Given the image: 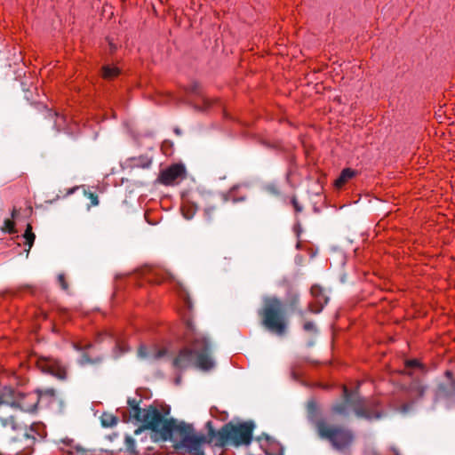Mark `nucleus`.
<instances>
[{
  "mask_svg": "<svg viewBox=\"0 0 455 455\" xmlns=\"http://www.w3.org/2000/svg\"><path fill=\"white\" fill-rule=\"evenodd\" d=\"M99 202L100 201H98V200L92 201V204L91 205H92V206L98 205Z\"/></svg>",
  "mask_w": 455,
  "mask_h": 455,
  "instance_id": "36",
  "label": "nucleus"
},
{
  "mask_svg": "<svg viewBox=\"0 0 455 455\" xmlns=\"http://www.w3.org/2000/svg\"><path fill=\"white\" fill-rule=\"evenodd\" d=\"M423 393H424V388H423V387H421V388H420V394L422 395Z\"/></svg>",
  "mask_w": 455,
  "mask_h": 455,
  "instance_id": "40",
  "label": "nucleus"
},
{
  "mask_svg": "<svg viewBox=\"0 0 455 455\" xmlns=\"http://www.w3.org/2000/svg\"><path fill=\"white\" fill-rule=\"evenodd\" d=\"M187 177V170L183 164L177 163L171 164L162 170L157 180L164 185L170 186L179 183Z\"/></svg>",
  "mask_w": 455,
  "mask_h": 455,
  "instance_id": "11",
  "label": "nucleus"
},
{
  "mask_svg": "<svg viewBox=\"0 0 455 455\" xmlns=\"http://www.w3.org/2000/svg\"><path fill=\"white\" fill-rule=\"evenodd\" d=\"M46 435V428L43 423H33L19 440L14 441L12 451L15 455H30L36 443L44 440Z\"/></svg>",
  "mask_w": 455,
  "mask_h": 455,
  "instance_id": "9",
  "label": "nucleus"
},
{
  "mask_svg": "<svg viewBox=\"0 0 455 455\" xmlns=\"http://www.w3.org/2000/svg\"><path fill=\"white\" fill-rule=\"evenodd\" d=\"M7 392L10 393V403H7V405H9L7 413L13 417L15 422V426L10 428L12 430H17L20 427V425L17 419L16 412L19 411L29 413L36 411L41 398V393H21L8 387Z\"/></svg>",
  "mask_w": 455,
  "mask_h": 455,
  "instance_id": "8",
  "label": "nucleus"
},
{
  "mask_svg": "<svg viewBox=\"0 0 455 455\" xmlns=\"http://www.w3.org/2000/svg\"><path fill=\"white\" fill-rule=\"evenodd\" d=\"M36 364L42 372L51 374L59 379H66L68 377L67 367L53 357L40 356L36 359Z\"/></svg>",
  "mask_w": 455,
  "mask_h": 455,
  "instance_id": "10",
  "label": "nucleus"
},
{
  "mask_svg": "<svg viewBox=\"0 0 455 455\" xmlns=\"http://www.w3.org/2000/svg\"><path fill=\"white\" fill-rule=\"evenodd\" d=\"M76 195L78 197H84L85 199H98L93 193L88 192L85 186H77L67 190L64 196Z\"/></svg>",
  "mask_w": 455,
  "mask_h": 455,
  "instance_id": "17",
  "label": "nucleus"
},
{
  "mask_svg": "<svg viewBox=\"0 0 455 455\" xmlns=\"http://www.w3.org/2000/svg\"><path fill=\"white\" fill-rule=\"evenodd\" d=\"M23 237L25 239V244L28 245V248L30 249L36 239V235L32 231V226L30 224L27 225Z\"/></svg>",
  "mask_w": 455,
  "mask_h": 455,
  "instance_id": "23",
  "label": "nucleus"
},
{
  "mask_svg": "<svg viewBox=\"0 0 455 455\" xmlns=\"http://www.w3.org/2000/svg\"><path fill=\"white\" fill-rule=\"evenodd\" d=\"M286 299L288 305L291 308L295 309L299 304V294L297 291L291 290L287 292Z\"/></svg>",
  "mask_w": 455,
  "mask_h": 455,
  "instance_id": "21",
  "label": "nucleus"
},
{
  "mask_svg": "<svg viewBox=\"0 0 455 455\" xmlns=\"http://www.w3.org/2000/svg\"><path fill=\"white\" fill-rule=\"evenodd\" d=\"M356 175L357 172L355 170L351 168H345L335 180L334 185L337 188H340Z\"/></svg>",
  "mask_w": 455,
  "mask_h": 455,
  "instance_id": "16",
  "label": "nucleus"
},
{
  "mask_svg": "<svg viewBox=\"0 0 455 455\" xmlns=\"http://www.w3.org/2000/svg\"><path fill=\"white\" fill-rule=\"evenodd\" d=\"M0 455H2V454H0Z\"/></svg>",
  "mask_w": 455,
  "mask_h": 455,
  "instance_id": "42",
  "label": "nucleus"
},
{
  "mask_svg": "<svg viewBox=\"0 0 455 455\" xmlns=\"http://www.w3.org/2000/svg\"><path fill=\"white\" fill-rule=\"evenodd\" d=\"M10 393L7 392V387L0 390V423L3 427H13L15 426L13 417L7 413L9 405Z\"/></svg>",
  "mask_w": 455,
  "mask_h": 455,
  "instance_id": "13",
  "label": "nucleus"
},
{
  "mask_svg": "<svg viewBox=\"0 0 455 455\" xmlns=\"http://www.w3.org/2000/svg\"><path fill=\"white\" fill-rule=\"evenodd\" d=\"M214 429L209 427L207 435L196 432L193 426L183 422L178 423L173 435L180 437L178 449H184L190 455H204V447L205 444L212 445L211 442Z\"/></svg>",
  "mask_w": 455,
  "mask_h": 455,
  "instance_id": "6",
  "label": "nucleus"
},
{
  "mask_svg": "<svg viewBox=\"0 0 455 455\" xmlns=\"http://www.w3.org/2000/svg\"><path fill=\"white\" fill-rule=\"evenodd\" d=\"M121 74L119 68L112 65H104L101 68V76L106 80H111Z\"/></svg>",
  "mask_w": 455,
  "mask_h": 455,
  "instance_id": "20",
  "label": "nucleus"
},
{
  "mask_svg": "<svg viewBox=\"0 0 455 455\" xmlns=\"http://www.w3.org/2000/svg\"><path fill=\"white\" fill-rule=\"evenodd\" d=\"M303 330L305 331H307V332H315L316 331V328H315V325L313 322L311 321H308V322H306L304 324H303Z\"/></svg>",
  "mask_w": 455,
  "mask_h": 455,
  "instance_id": "27",
  "label": "nucleus"
},
{
  "mask_svg": "<svg viewBox=\"0 0 455 455\" xmlns=\"http://www.w3.org/2000/svg\"><path fill=\"white\" fill-rule=\"evenodd\" d=\"M291 204H292V206H293V208H294V210H295V212H301V211H302V207H301V206H299V202H298V201L293 200V201H291Z\"/></svg>",
  "mask_w": 455,
  "mask_h": 455,
  "instance_id": "32",
  "label": "nucleus"
},
{
  "mask_svg": "<svg viewBox=\"0 0 455 455\" xmlns=\"http://www.w3.org/2000/svg\"><path fill=\"white\" fill-rule=\"evenodd\" d=\"M299 315L300 316H303V315H304V312H303L302 310H299Z\"/></svg>",
  "mask_w": 455,
  "mask_h": 455,
  "instance_id": "38",
  "label": "nucleus"
},
{
  "mask_svg": "<svg viewBox=\"0 0 455 455\" xmlns=\"http://www.w3.org/2000/svg\"><path fill=\"white\" fill-rule=\"evenodd\" d=\"M212 105V100L205 96H202L199 101L196 103V108L199 110H207Z\"/></svg>",
  "mask_w": 455,
  "mask_h": 455,
  "instance_id": "24",
  "label": "nucleus"
},
{
  "mask_svg": "<svg viewBox=\"0 0 455 455\" xmlns=\"http://www.w3.org/2000/svg\"><path fill=\"white\" fill-rule=\"evenodd\" d=\"M444 375L448 379V384L447 386L439 385L437 392L440 395L443 396L452 395L455 393V379L452 372L449 370L444 372Z\"/></svg>",
  "mask_w": 455,
  "mask_h": 455,
  "instance_id": "15",
  "label": "nucleus"
},
{
  "mask_svg": "<svg viewBox=\"0 0 455 455\" xmlns=\"http://www.w3.org/2000/svg\"><path fill=\"white\" fill-rule=\"evenodd\" d=\"M254 424L252 422H241L225 424L219 430L214 429L211 442L213 446L225 447L227 445H248L252 439Z\"/></svg>",
  "mask_w": 455,
  "mask_h": 455,
  "instance_id": "4",
  "label": "nucleus"
},
{
  "mask_svg": "<svg viewBox=\"0 0 455 455\" xmlns=\"http://www.w3.org/2000/svg\"><path fill=\"white\" fill-rule=\"evenodd\" d=\"M109 52L114 53L118 49V44L114 43L112 40L108 39Z\"/></svg>",
  "mask_w": 455,
  "mask_h": 455,
  "instance_id": "31",
  "label": "nucleus"
},
{
  "mask_svg": "<svg viewBox=\"0 0 455 455\" xmlns=\"http://www.w3.org/2000/svg\"><path fill=\"white\" fill-rule=\"evenodd\" d=\"M268 188L273 192L274 195H278V192L274 186H269Z\"/></svg>",
  "mask_w": 455,
  "mask_h": 455,
  "instance_id": "34",
  "label": "nucleus"
},
{
  "mask_svg": "<svg viewBox=\"0 0 455 455\" xmlns=\"http://www.w3.org/2000/svg\"><path fill=\"white\" fill-rule=\"evenodd\" d=\"M310 293L314 298V301L308 304L307 310L313 314H319L328 303L329 298L325 295L323 288L317 284L311 287Z\"/></svg>",
  "mask_w": 455,
  "mask_h": 455,
  "instance_id": "12",
  "label": "nucleus"
},
{
  "mask_svg": "<svg viewBox=\"0 0 455 455\" xmlns=\"http://www.w3.org/2000/svg\"><path fill=\"white\" fill-rule=\"evenodd\" d=\"M130 416L141 423V427L151 430L156 435L163 440L171 439L179 422L175 419H169L155 406L140 408L139 405H132L129 411Z\"/></svg>",
  "mask_w": 455,
  "mask_h": 455,
  "instance_id": "3",
  "label": "nucleus"
},
{
  "mask_svg": "<svg viewBox=\"0 0 455 455\" xmlns=\"http://www.w3.org/2000/svg\"><path fill=\"white\" fill-rule=\"evenodd\" d=\"M58 282L60 283V285L61 286V288L64 290V291H68V284L66 281V277H65V275L64 274H60L58 275Z\"/></svg>",
  "mask_w": 455,
  "mask_h": 455,
  "instance_id": "28",
  "label": "nucleus"
},
{
  "mask_svg": "<svg viewBox=\"0 0 455 455\" xmlns=\"http://www.w3.org/2000/svg\"><path fill=\"white\" fill-rule=\"evenodd\" d=\"M184 347L173 360V365L179 369L191 366L207 371L214 366L212 358V343L209 337L200 331L195 323L188 318L183 332Z\"/></svg>",
  "mask_w": 455,
  "mask_h": 455,
  "instance_id": "1",
  "label": "nucleus"
},
{
  "mask_svg": "<svg viewBox=\"0 0 455 455\" xmlns=\"http://www.w3.org/2000/svg\"><path fill=\"white\" fill-rule=\"evenodd\" d=\"M35 393H41V396L42 395H49V396H54L55 395V390L52 389V388H48V389H45V390H37L36 391Z\"/></svg>",
  "mask_w": 455,
  "mask_h": 455,
  "instance_id": "30",
  "label": "nucleus"
},
{
  "mask_svg": "<svg viewBox=\"0 0 455 455\" xmlns=\"http://www.w3.org/2000/svg\"><path fill=\"white\" fill-rule=\"evenodd\" d=\"M2 230L4 232H6L8 234H15L16 233V229H15V224H14V221L12 220H5L4 222V226L2 228Z\"/></svg>",
  "mask_w": 455,
  "mask_h": 455,
  "instance_id": "26",
  "label": "nucleus"
},
{
  "mask_svg": "<svg viewBox=\"0 0 455 455\" xmlns=\"http://www.w3.org/2000/svg\"><path fill=\"white\" fill-rule=\"evenodd\" d=\"M180 209L183 217L190 220L195 215L197 207L193 201H180Z\"/></svg>",
  "mask_w": 455,
  "mask_h": 455,
  "instance_id": "18",
  "label": "nucleus"
},
{
  "mask_svg": "<svg viewBox=\"0 0 455 455\" xmlns=\"http://www.w3.org/2000/svg\"><path fill=\"white\" fill-rule=\"evenodd\" d=\"M15 214H16V210L13 209L12 212V217L14 218L15 217Z\"/></svg>",
  "mask_w": 455,
  "mask_h": 455,
  "instance_id": "37",
  "label": "nucleus"
},
{
  "mask_svg": "<svg viewBox=\"0 0 455 455\" xmlns=\"http://www.w3.org/2000/svg\"><path fill=\"white\" fill-rule=\"evenodd\" d=\"M138 353L141 358H150L152 360H157L163 357L165 355L166 351L164 349H155L151 352H148V348L146 347L140 346Z\"/></svg>",
  "mask_w": 455,
  "mask_h": 455,
  "instance_id": "19",
  "label": "nucleus"
},
{
  "mask_svg": "<svg viewBox=\"0 0 455 455\" xmlns=\"http://www.w3.org/2000/svg\"><path fill=\"white\" fill-rule=\"evenodd\" d=\"M260 323L268 331L283 336L287 330V320L284 314L283 303L275 296L266 297L263 305L258 311Z\"/></svg>",
  "mask_w": 455,
  "mask_h": 455,
  "instance_id": "5",
  "label": "nucleus"
},
{
  "mask_svg": "<svg viewBox=\"0 0 455 455\" xmlns=\"http://www.w3.org/2000/svg\"><path fill=\"white\" fill-rule=\"evenodd\" d=\"M175 132L179 134V133H180V131H179L178 129H176V130H175Z\"/></svg>",
  "mask_w": 455,
  "mask_h": 455,
  "instance_id": "41",
  "label": "nucleus"
},
{
  "mask_svg": "<svg viewBox=\"0 0 455 455\" xmlns=\"http://www.w3.org/2000/svg\"><path fill=\"white\" fill-rule=\"evenodd\" d=\"M185 302H186V304H187L188 307V308H191V302H190V299H189V298H188V297H186V298H185Z\"/></svg>",
  "mask_w": 455,
  "mask_h": 455,
  "instance_id": "35",
  "label": "nucleus"
},
{
  "mask_svg": "<svg viewBox=\"0 0 455 455\" xmlns=\"http://www.w3.org/2000/svg\"><path fill=\"white\" fill-rule=\"evenodd\" d=\"M307 419L314 425L320 439L327 441L332 449L339 451L350 449L355 441V434L350 428L337 423L332 417L320 416L315 401L307 403Z\"/></svg>",
  "mask_w": 455,
  "mask_h": 455,
  "instance_id": "2",
  "label": "nucleus"
},
{
  "mask_svg": "<svg viewBox=\"0 0 455 455\" xmlns=\"http://www.w3.org/2000/svg\"><path fill=\"white\" fill-rule=\"evenodd\" d=\"M83 451V449L82 448H79L78 446H76V447H70L69 450H68V452L70 453V454H74V453H79Z\"/></svg>",
  "mask_w": 455,
  "mask_h": 455,
  "instance_id": "33",
  "label": "nucleus"
},
{
  "mask_svg": "<svg viewBox=\"0 0 455 455\" xmlns=\"http://www.w3.org/2000/svg\"><path fill=\"white\" fill-rule=\"evenodd\" d=\"M414 368L423 369V365L417 359H411V360L405 361L404 371H406L407 374L411 375V372L410 371V370L414 369Z\"/></svg>",
  "mask_w": 455,
  "mask_h": 455,
  "instance_id": "25",
  "label": "nucleus"
},
{
  "mask_svg": "<svg viewBox=\"0 0 455 455\" xmlns=\"http://www.w3.org/2000/svg\"><path fill=\"white\" fill-rule=\"evenodd\" d=\"M151 164H152V158L148 156L142 155L140 156L130 157V158L126 159L123 164V167L124 168H131V169H133V168L145 169V168H148Z\"/></svg>",
  "mask_w": 455,
  "mask_h": 455,
  "instance_id": "14",
  "label": "nucleus"
},
{
  "mask_svg": "<svg viewBox=\"0 0 455 455\" xmlns=\"http://www.w3.org/2000/svg\"><path fill=\"white\" fill-rule=\"evenodd\" d=\"M344 402L337 403L331 408V413L326 417H332L335 415L347 416L348 414V406L353 407V410L357 417L366 419H379L381 413L372 407V404L367 403L366 400L360 397L357 393L352 394L347 387H343Z\"/></svg>",
  "mask_w": 455,
  "mask_h": 455,
  "instance_id": "7",
  "label": "nucleus"
},
{
  "mask_svg": "<svg viewBox=\"0 0 455 455\" xmlns=\"http://www.w3.org/2000/svg\"><path fill=\"white\" fill-rule=\"evenodd\" d=\"M140 430H141L140 428L135 430V434H139L140 432Z\"/></svg>",
  "mask_w": 455,
  "mask_h": 455,
  "instance_id": "39",
  "label": "nucleus"
},
{
  "mask_svg": "<svg viewBox=\"0 0 455 455\" xmlns=\"http://www.w3.org/2000/svg\"><path fill=\"white\" fill-rule=\"evenodd\" d=\"M117 423V419L111 413L104 412L101 416V424L103 427H111L116 426Z\"/></svg>",
  "mask_w": 455,
  "mask_h": 455,
  "instance_id": "22",
  "label": "nucleus"
},
{
  "mask_svg": "<svg viewBox=\"0 0 455 455\" xmlns=\"http://www.w3.org/2000/svg\"><path fill=\"white\" fill-rule=\"evenodd\" d=\"M125 443H126L127 449L130 450L131 452H135L134 440L131 436H129V435L125 436Z\"/></svg>",
  "mask_w": 455,
  "mask_h": 455,
  "instance_id": "29",
  "label": "nucleus"
}]
</instances>
